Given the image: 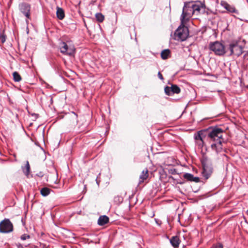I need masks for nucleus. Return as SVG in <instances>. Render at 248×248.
<instances>
[{"instance_id": "f257e3e1", "label": "nucleus", "mask_w": 248, "mask_h": 248, "mask_svg": "<svg viewBox=\"0 0 248 248\" xmlns=\"http://www.w3.org/2000/svg\"><path fill=\"white\" fill-rule=\"evenodd\" d=\"M223 131L219 128H216L211 131L208 134V138L210 140L211 147L213 151L217 154L222 151V138Z\"/></svg>"}, {"instance_id": "f03ea898", "label": "nucleus", "mask_w": 248, "mask_h": 248, "mask_svg": "<svg viewBox=\"0 0 248 248\" xmlns=\"http://www.w3.org/2000/svg\"><path fill=\"white\" fill-rule=\"evenodd\" d=\"M203 9V6L200 4L185 3L180 17L181 22L182 24H186L193 15H198Z\"/></svg>"}, {"instance_id": "7ed1b4c3", "label": "nucleus", "mask_w": 248, "mask_h": 248, "mask_svg": "<svg viewBox=\"0 0 248 248\" xmlns=\"http://www.w3.org/2000/svg\"><path fill=\"white\" fill-rule=\"evenodd\" d=\"M188 28L181 23L174 33V39L178 41H185L188 36Z\"/></svg>"}, {"instance_id": "20e7f679", "label": "nucleus", "mask_w": 248, "mask_h": 248, "mask_svg": "<svg viewBox=\"0 0 248 248\" xmlns=\"http://www.w3.org/2000/svg\"><path fill=\"white\" fill-rule=\"evenodd\" d=\"M203 170L202 175L206 179H208L212 173V168L210 161L206 157L203 156L201 159Z\"/></svg>"}, {"instance_id": "39448f33", "label": "nucleus", "mask_w": 248, "mask_h": 248, "mask_svg": "<svg viewBox=\"0 0 248 248\" xmlns=\"http://www.w3.org/2000/svg\"><path fill=\"white\" fill-rule=\"evenodd\" d=\"M229 49L231 52V55H235L239 56L243 53V47L239 45L238 41L233 40L229 45Z\"/></svg>"}, {"instance_id": "423d86ee", "label": "nucleus", "mask_w": 248, "mask_h": 248, "mask_svg": "<svg viewBox=\"0 0 248 248\" xmlns=\"http://www.w3.org/2000/svg\"><path fill=\"white\" fill-rule=\"evenodd\" d=\"M210 49L217 55H223L225 53L224 46L218 41L211 43Z\"/></svg>"}, {"instance_id": "0eeeda50", "label": "nucleus", "mask_w": 248, "mask_h": 248, "mask_svg": "<svg viewBox=\"0 0 248 248\" xmlns=\"http://www.w3.org/2000/svg\"><path fill=\"white\" fill-rule=\"evenodd\" d=\"M60 49L62 53L69 56L73 55L75 52V48L73 46H68L64 42L60 44Z\"/></svg>"}, {"instance_id": "6e6552de", "label": "nucleus", "mask_w": 248, "mask_h": 248, "mask_svg": "<svg viewBox=\"0 0 248 248\" xmlns=\"http://www.w3.org/2000/svg\"><path fill=\"white\" fill-rule=\"evenodd\" d=\"M13 224L9 219H4L0 223V232L2 233H8L13 231Z\"/></svg>"}, {"instance_id": "1a4fd4ad", "label": "nucleus", "mask_w": 248, "mask_h": 248, "mask_svg": "<svg viewBox=\"0 0 248 248\" xmlns=\"http://www.w3.org/2000/svg\"><path fill=\"white\" fill-rule=\"evenodd\" d=\"M20 12L28 19L30 17V5L26 3H23L19 5Z\"/></svg>"}, {"instance_id": "9d476101", "label": "nucleus", "mask_w": 248, "mask_h": 248, "mask_svg": "<svg viewBox=\"0 0 248 248\" xmlns=\"http://www.w3.org/2000/svg\"><path fill=\"white\" fill-rule=\"evenodd\" d=\"M221 5L228 11L231 13H236L237 11L235 9V8L229 4L228 3H227L225 1H222L221 2Z\"/></svg>"}, {"instance_id": "9b49d317", "label": "nucleus", "mask_w": 248, "mask_h": 248, "mask_svg": "<svg viewBox=\"0 0 248 248\" xmlns=\"http://www.w3.org/2000/svg\"><path fill=\"white\" fill-rule=\"evenodd\" d=\"M183 176L185 179L190 181L195 182H198L199 181V177H194V176L191 173H186L184 174Z\"/></svg>"}, {"instance_id": "f8f14e48", "label": "nucleus", "mask_w": 248, "mask_h": 248, "mask_svg": "<svg viewBox=\"0 0 248 248\" xmlns=\"http://www.w3.org/2000/svg\"><path fill=\"white\" fill-rule=\"evenodd\" d=\"M170 241L171 245L175 248L178 247L180 244V240L177 236L172 237Z\"/></svg>"}, {"instance_id": "ddd939ff", "label": "nucleus", "mask_w": 248, "mask_h": 248, "mask_svg": "<svg viewBox=\"0 0 248 248\" xmlns=\"http://www.w3.org/2000/svg\"><path fill=\"white\" fill-rule=\"evenodd\" d=\"M109 221V218L106 216H100L98 220V224L100 226H103L107 223Z\"/></svg>"}, {"instance_id": "4468645a", "label": "nucleus", "mask_w": 248, "mask_h": 248, "mask_svg": "<svg viewBox=\"0 0 248 248\" xmlns=\"http://www.w3.org/2000/svg\"><path fill=\"white\" fill-rule=\"evenodd\" d=\"M56 15L57 18L60 20L63 19L65 16L64 10L62 8L58 7L57 8Z\"/></svg>"}, {"instance_id": "2eb2a0df", "label": "nucleus", "mask_w": 248, "mask_h": 248, "mask_svg": "<svg viewBox=\"0 0 248 248\" xmlns=\"http://www.w3.org/2000/svg\"><path fill=\"white\" fill-rule=\"evenodd\" d=\"M148 177V170L147 169L144 170L140 176V183L143 182Z\"/></svg>"}, {"instance_id": "dca6fc26", "label": "nucleus", "mask_w": 248, "mask_h": 248, "mask_svg": "<svg viewBox=\"0 0 248 248\" xmlns=\"http://www.w3.org/2000/svg\"><path fill=\"white\" fill-rule=\"evenodd\" d=\"M22 170L26 176H28L30 172V166L28 161H26V165L24 167H22Z\"/></svg>"}, {"instance_id": "f3484780", "label": "nucleus", "mask_w": 248, "mask_h": 248, "mask_svg": "<svg viewBox=\"0 0 248 248\" xmlns=\"http://www.w3.org/2000/svg\"><path fill=\"white\" fill-rule=\"evenodd\" d=\"M194 137L195 140V142L200 140H201V139H204V133L202 131H199L194 134Z\"/></svg>"}, {"instance_id": "a211bd4d", "label": "nucleus", "mask_w": 248, "mask_h": 248, "mask_svg": "<svg viewBox=\"0 0 248 248\" xmlns=\"http://www.w3.org/2000/svg\"><path fill=\"white\" fill-rule=\"evenodd\" d=\"M170 55V50L168 49L163 50L161 53V57L162 59L165 60L169 58Z\"/></svg>"}, {"instance_id": "6ab92c4d", "label": "nucleus", "mask_w": 248, "mask_h": 248, "mask_svg": "<svg viewBox=\"0 0 248 248\" xmlns=\"http://www.w3.org/2000/svg\"><path fill=\"white\" fill-rule=\"evenodd\" d=\"M40 192L43 196L45 197L49 194L50 189L47 187H43L41 189Z\"/></svg>"}, {"instance_id": "aec40b11", "label": "nucleus", "mask_w": 248, "mask_h": 248, "mask_svg": "<svg viewBox=\"0 0 248 248\" xmlns=\"http://www.w3.org/2000/svg\"><path fill=\"white\" fill-rule=\"evenodd\" d=\"M171 91H172V94L179 93L180 92V89L176 85H171Z\"/></svg>"}, {"instance_id": "412c9836", "label": "nucleus", "mask_w": 248, "mask_h": 248, "mask_svg": "<svg viewBox=\"0 0 248 248\" xmlns=\"http://www.w3.org/2000/svg\"><path fill=\"white\" fill-rule=\"evenodd\" d=\"M14 80L16 82H19L21 80L20 75L17 72H14L13 74Z\"/></svg>"}, {"instance_id": "4be33fe9", "label": "nucleus", "mask_w": 248, "mask_h": 248, "mask_svg": "<svg viewBox=\"0 0 248 248\" xmlns=\"http://www.w3.org/2000/svg\"><path fill=\"white\" fill-rule=\"evenodd\" d=\"M95 17L96 20L99 22H102L104 20V16L100 13H96L95 14Z\"/></svg>"}, {"instance_id": "5701e85b", "label": "nucleus", "mask_w": 248, "mask_h": 248, "mask_svg": "<svg viewBox=\"0 0 248 248\" xmlns=\"http://www.w3.org/2000/svg\"><path fill=\"white\" fill-rule=\"evenodd\" d=\"M164 90H165V93L168 95H170L171 94H172V91H171V86L170 87L169 86H166Z\"/></svg>"}, {"instance_id": "b1692460", "label": "nucleus", "mask_w": 248, "mask_h": 248, "mask_svg": "<svg viewBox=\"0 0 248 248\" xmlns=\"http://www.w3.org/2000/svg\"><path fill=\"white\" fill-rule=\"evenodd\" d=\"M203 139H201V140H199L197 141H196V144L200 147V148H202L203 146V145H204V142H203Z\"/></svg>"}, {"instance_id": "393cba45", "label": "nucleus", "mask_w": 248, "mask_h": 248, "mask_svg": "<svg viewBox=\"0 0 248 248\" xmlns=\"http://www.w3.org/2000/svg\"><path fill=\"white\" fill-rule=\"evenodd\" d=\"M30 236L27 234H24L21 236V239L22 240H25L27 239L30 238Z\"/></svg>"}, {"instance_id": "a878e982", "label": "nucleus", "mask_w": 248, "mask_h": 248, "mask_svg": "<svg viewBox=\"0 0 248 248\" xmlns=\"http://www.w3.org/2000/svg\"><path fill=\"white\" fill-rule=\"evenodd\" d=\"M211 248H223V245L220 243H218L214 245Z\"/></svg>"}, {"instance_id": "bb28decb", "label": "nucleus", "mask_w": 248, "mask_h": 248, "mask_svg": "<svg viewBox=\"0 0 248 248\" xmlns=\"http://www.w3.org/2000/svg\"><path fill=\"white\" fill-rule=\"evenodd\" d=\"M0 40H1L2 43H4L5 42L6 36L3 33L0 34Z\"/></svg>"}, {"instance_id": "cd10ccee", "label": "nucleus", "mask_w": 248, "mask_h": 248, "mask_svg": "<svg viewBox=\"0 0 248 248\" xmlns=\"http://www.w3.org/2000/svg\"><path fill=\"white\" fill-rule=\"evenodd\" d=\"M158 77L161 80H163V78L160 72L158 73Z\"/></svg>"}, {"instance_id": "c85d7f7f", "label": "nucleus", "mask_w": 248, "mask_h": 248, "mask_svg": "<svg viewBox=\"0 0 248 248\" xmlns=\"http://www.w3.org/2000/svg\"><path fill=\"white\" fill-rule=\"evenodd\" d=\"M26 22H27V23H28V21L27 20H26Z\"/></svg>"}, {"instance_id": "c756f323", "label": "nucleus", "mask_w": 248, "mask_h": 248, "mask_svg": "<svg viewBox=\"0 0 248 248\" xmlns=\"http://www.w3.org/2000/svg\"><path fill=\"white\" fill-rule=\"evenodd\" d=\"M247 214L248 215V210H247Z\"/></svg>"}]
</instances>
